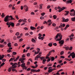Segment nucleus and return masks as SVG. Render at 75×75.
Masks as SVG:
<instances>
[{
	"instance_id": "1",
	"label": "nucleus",
	"mask_w": 75,
	"mask_h": 75,
	"mask_svg": "<svg viewBox=\"0 0 75 75\" xmlns=\"http://www.w3.org/2000/svg\"><path fill=\"white\" fill-rule=\"evenodd\" d=\"M10 20H14L15 19L13 18V16H9V15L7 16L5 18L4 21L5 22H8Z\"/></svg>"
},
{
	"instance_id": "2",
	"label": "nucleus",
	"mask_w": 75,
	"mask_h": 75,
	"mask_svg": "<svg viewBox=\"0 0 75 75\" xmlns=\"http://www.w3.org/2000/svg\"><path fill=\"white\" fill-rule=\"evenodd\" d=\"M18 66V64L17 63H14L12 65V67H10V68L8 69V70L9 72H10L11 71V69H12L13 68L14 69V68H16V67Z\"/></svg>"
},
{
	"instance_id": "3",
	"label": "nucleus",
	"mask_w": 75,
	"mask_h": 75,
	"mask_svg": "<svg viewBox=\"0 0 75 75\" xmlns=\"http://www.w3.org/2000/svg\"><path fill=\"white\" fill-rule=\"evenodd\" d=\"M6 25H8V28H10L11 25V27H14V23L11 22L9 23V22L8 21L6 23Z\"/></svg>"
},
{
	"instance_id": "4",
	"label": "nucleus",
	"mask_w": 75,
	"mask_h": 75,
	"mask_svg": "<svg viewBox=\"0 0 75 75\" xmlns=\"http://www.w3.org/2000/svg\"><path fill=\"white\" fill-rule=\"evenodd\" d=\"M58 37H59L60 38L59 39H57V41H61V40H62V35H61V34H59L58 33L57 34V35L56 36V38H58Z\"/></svg>"
},
{
	"instance_id": "5",
	"label": "nucleus",
	"mask_w": 75,
	"mask_h": 75,
	"mask_svg": "<svg viewBox=\"0 0 75 75\" xmlns=\"http://www.w3.org/2000/svg\"><path fill=\"white\" fill-rule=\"evenodd\" d=\"M57 9L59 10V13H60V12H61V11H62L64 10V9H65V8L64 7H63L62 8H61V7L58 6L57 8Z\"/></svg>"
},
{
	"instance_id": "6",
	"label": "nucleus",
	"mask_w": 75,
	"mask_h": 75,
	"mask_svg": "<svg viewBox=\"0 0 75 75\" xmlns=\"http://www.w3.org/2000/svg\"><path fill=\"white\" fill-rule=\"evenodd\" d=\"M59 44H60L59 45L60 46H61V45H62L63 44H64V41L63 40H62L61 41H59Z\"/></svg>"
},
{
	"instance_id": "7",
	"label": "nucleus",
	"mask_w": 75,
	"mask_h": 75,
	"mask_svg": "<svg viewBox=\"0 0 75 75\" xmlns=\"http://www.w3.org/2000/svg\"><path fill=\"white\" fill-rule=\"evenodd\" d=\"M71 55L73 59H74L75 58V54L74 52H72L71 53Z\"/></svg>"
},
{
	"instance_id": "8",
	"label": "nucleus",
	"mask_w": 75,
	"mask_h": 75,
	"mask_svg": "<svg viewBox=\"0 0 75 75\" xmlns=\"http://www.w3.org/2000/svg\"><path fill=\"white\" fill-rule=\"evenodd\" d=\"M41 55H39V54L37 55L36 57L35 58V60L38 61V59L39 58H40V57H41Z\"/></svg>"
},
{
	"instance_id": "9",
	"label": "nucleus",
	"mask_w": 75,
	"mask_h": 75,
	"mask_svg": "<svg viewBox=\"0 0 75 75\" xmlns=\"http://www.w3.org/2000/svg\"><path fill=\"white\" fill-rule=\"evenodd\" d=\"M55 69H56L54 68L53 69H49L48 70V72H49V73H50V72H52V71L55 70Z\"/></svg>"
},
{
	"instance_id": "10",
	"label": "nucleus",
	"mask_w": 75,
	"mask_h": 75,
	"mask_svg": "<svg viewBox=\"0 0 75 75\" xmlns=\"http://www.w3.org/2000/svg\"><path fill=\"white\" fill-rule=\"evenodd\" d=\"M62 19L63 22H68V21H69L68 19H65V18H63Z\"/></svg>"
},
{
	"instance_id": "11",
	"label": "nucleus",
	"mask_w": 75,
	"mask_h": 75,
	"mask_svg": "<svg viewBox=\"0 0 75 75\" xmlns=\"http://www.w3.org/2000/svg\"><path fill=\"white\" fill-rule=\"evenodd\" d=\"M21 67H23V70H24V69H25V63H24L23 64H22Z\"/></svg>"
},
{
	"instance_id": "12",
	"label": "nucleus",
	"mask_w": 75,
	"mask_h": 75,
	"mask_svg": "<svg viewBox=\"0 0 75 75\" xmlns=\"http://www.w3.org/2000/svg\"><path fill=\"white\" fill-rule=\"evenodd\" d=\"M63 48H65L66 50H69V47L68 46H67V47L64 46L63 47Z\"/></svg>"
},
{
	"instance_id": "13",
	"label": "nucleus",
	"mask_w": 75,
	"mask_h": 75,
	"mask_svg": "<svg viewBox=\"0 0 75 75\" xmlns=\"http://www.w3.org/2000/svg\"><path fill=\"white\" fill-rule=\"evenodd\" d=\"M70 15L71 16H75V11H74V13H70Z\"/></svg>"
},
{
	"instance_id": "14",
	"label": "nucleus",
	"mask_w": 75,
	"mask_h": 75,
	"mask_svg": "<svg viewBox=\"0 0 75 75\" xmlns=\"http://www.w3.org/2000/svg\"><path fill=\"white\" fill-rule=\"evenodd\" d=\"M72 0H67V3L68 4H69V3H70L71 4L72 3Z\"/></svg>"
},
{
	"instance_id": "15",
	"label": "nucleus",
	"mask_w": 75,
	"mask_h": 75,
	"mask_svg": "<svg viewBox=\"0 0 75 75\" xmlns=\"http://www.w3.org/2000/svg\"><path fill=\"white\" fill-rule=\"evenodd\" d=\"M52 52V51H50V52H49V53L47 55V57H49L50 55H51V52Z\"/></svg>"
},
{
	"instance_id": "16",
	"label": "nucleus",
	"mask_w": 75,
	"mask_h": 75,
	"mask_svg": "<svg viewBox=\"0 0 75 75\" xmlns=\"http://www.w3.org/2000/svg\"><path fill=\"white\" fill-rule=\"evenodd\" d=\"M30 28L31 30H35V29H36V28L34 27L33 26L30 27Z\"/></svg>"
},
{
	"instance_id": "17",
	"label": "nucleus",
	"mask_w": 75,
	"mask_h": 75,
	"mask_svg": "<svg viewBox=\"0 0 75 75\" xmlns=\"http://www.w3.org/2000/svg\"><path fill=\"white\" fill-rule=\"evenodd\" d=\"M30 71H31V72H36V70H35L34 69H31L30 70Z\"/></svg>"
},
{
	"instance_id": "18",
	"label": "nucleus",
	"mask_w": 75,
	"mask_h": 75,
	"mask_svg": "<svg viewBox=\"0 0 75 75\" xmlns=\"http://www.w3.org/2000/svg\"><path fill=\"white\" fill-rule=\"evenodd\" d=\"M65 12L66 13L65 14V16H67L69 14V11H66Z\"/></svg>"
},
{
	"instance_id": "19",
	"label": "nucleus",
	"mask_w": 75,
	"mask_h": 75,
	"mask_svg": "<svg viewBox=\"0 0 75 75\" xmlns=\"http://www.w3.org/2000/svg\"><path fill=\"white\" fill-rule=\"evenodd\" d=\"M20 58V57L19 56H18L16 58V59H15L14 60V61H16L18 60V59Z\"/></svg>"
},
{
	"instance_id": "20",
	"label": "nucleus",
	"mask_w": 75,
	"mask_h": 75,
	"mask_svg": "<svg viewBox=\"0 0 75 75\" xmlns=\"http://www.w3.org/2000/svg\"><path fill=\"white\" fill-rule=\"evenodd\" d=\"M72 21H75V16L74 18H71Z\"/></svg>"
},
{
	"instance_id": "21",
	"label": "nucleus",
	"mask_w": 75,
	"mask_h": 75,
	"mask_svg": "<svg viewBox=\"0 0 75 75\" xmlns=\"http://www.w3.org/2000/svg\"><path fill=\"white\" fill-rule=\"evenodd\" d=\"M15 59V58H11V59L9 60V62H10L12 60H14Z\"/></svg>"
},
{
	"instance_id": "22",
	"label": "nucleus",
	"mask_w": 75,
	"mask_h": 75,
	"mask_svg": "<svg viewBox=\"0 0 75 75\" xmlns=\"http://www.w3.org/2000/svg\"><path fill=\"white\" fill-rule=\"evenodd\" d=\"M74 11H75L74 10V9H73L72 10H70V14L71 15V13H72L73 12H73V11H74Z\"/></svg>"
},
{
	"instance_id": "23",
	"label": "nucleus",
	"mask_w": 75,
	"mask_h": 75,
	"mask_svg": "<svg viewBox=\"0 0 75 75\" xmlns=\"http://www.w3.org/2000/svg\"><path fill=\"white\" fill-rule=\"evenodd\" d=\"M25 11H28V7H26L25 8Z\"/></svg>"
},
{
	"instance_id": "24",
	"label": "nucleus",
	"mask_w": 75,
	"mask_h": 75,
	"mask_svg": "<svg viewBox=\"0 0 75 75\" xmlns=\"http://www.w3.org/2000/svg\"><path fill=\"white\" fill-rule=\"evenodd\" d=\"M48 45L49 47H52V43H50L48 44Z\"/></svg>"
},
{
	"instance_id": "25",
	"label": "nucleus",
	"mask_w": 75,
	"mask_h": 75,
	"mask_svg": "<svg viewBox=\"0 0 75 75\" xmlns=\"http://www.w3.org/2000/svg\"><path fill=\"white\" fill-rule=\"evenodd\" d=\"M4 55H2V56H1V59L0 60H1L4 58Z\"/></svg>"
},
{
	"instance_id": "26",
	"label": "nucleus",
	"mask_w": 75,
	"mask_h": 75,
	"mask_svg": "<svg viewBox=\"0 0 75 75\" xmlns=\"http://www.w3.org/2000/svg\"><path fill=\"white\" fill-rule=\"evenodd\" d=\"M1 16L2 17V18H3L5 17V15H4V13H3L1 15Z\"/></svg>"
},
{
	"instance_id": "27",
	"label": "nucleus",
	"mask_w": 75,
	"mask_h": 75,
	"mask_svg": "<svg viewBox=\"0 0 75 75\" xmlns=\"http://www.w3.org/2000/svg\"><path fill=\"white\" fill-rule=\"evenodd\" d=\"M12 54L13 55H16L17 54V53L16 52H12Z\"/></svg>"
},
{
	"instance_id": "28",
	"label": "nucleus",
	"mask_w": 75,
	"mask_h": 75,
	"mask_svg": "<svg viewBox=\"0 0 75 75\" xmlns=\"http://www.w3.org/2000/svg\"><path fill=\"white\" fill-rule=\"evenodd\" d=\"M44 58H45V57H40V59H41V60H42V59H44Z\"/></svg>"
},
{
	"instance_id": "29",
	"label": "nucleus",
	"mask_w": 75,
	"mask_h": 75,
	"mask_svg": "<svg viewBox=\"0 0 75 75\" xmlns=\"http://www.w3.org/2000/svg\"><path fill=\"white\" fill-rule=\"evenodd\" d=\"M8 46L9 47H11V45L10 44V43H9L8 44Z\"/></svg>"
},
{
	"instance_id": "30",
	"label": "nucleus",
	"mask_w": 75,
	"mask_h": 75,
	"mask_svg": "<svg viewBox=\"0 0 75 75\" xmlns=\"http://www.w3.org/2000/svg\"><path fill=\"white\" fill-rule=\"evenodd\" d=\"M53 17V18H54V19H56L57 17L56 16V15H54Z\"/></svg>"
},
{
	"instance_id": "31",
	"label": "nucleus",
	"mask_w": 75,
	"mask_h": 75,
	"mask_svg": "<svg viewBox=\"0 0 75 75\" xmlns=\"http://www.w3.org/2000/svg\"><path fill=\"white\" fill-rule=\"evenodd\" d=\"M52 25L54 27H55L56 26V24H55V23H52Z\"/></svg>"
},
{
	"instance_id": "32",
	"label": "nucleus",
	"mask_w": 75,
	"mask_h": 75,
	"mask_svg": "<svg viewBox=\"0 0 75 75\" xmlns=\"http://www.w3.org/2000/svg\"><path fill=\"white\" fill-rule=\"evenodd\" d=\"M19 34L20 33H19V32H17L16 34V35H17V36H18V35H19Z\"/></svg>"
},
{
	"instance_id": "33",
	"label": "nucleus",
	"mask_w": 75,
	"mask_h": 75,
	"mask_svg": "<svg viewBox=\"0 0 75 75\" xmlns=\"http://www.w3.org/2000/svg\"><path fill=\"white\" fill-rule=\"evenodd\" d=\"M42 4H41L40 5V9H42Z\"/></svg>"
},
{
	"instance_id": "34",
	"label": "nucleus",
	"mask_w": 75,
	"mask_h": 75,
	"mask_svg": "<svg viewBox=\"0 0 75 75\" xmlns=\"http://www.w3.org/2000/svg\"><path fill=\"white\" fill-rule=\"evenodd\" d=\"M47 67H51V66H52V64H48L47 65Z\"/></svg>"
},
{
	"instance_id": "35",
	"label": "nucleus",
	"mask_w": 75,
	"mask_h": 75,
	"mask_svg": "<svg viewBox=\"0 0 75 75\" xmlns=\"http://www.w3.org/2000/svg\"><path fill=\"white\" fill-rule=\"evenodd\" d=\"M37 50H38V52H37L38 54V53H39V52H40V48H37Z\"/></svg>"
},
{
	"instance_id": "36",
	"label": "nucleus",
	"mask_w": 75,
	"mask_h": 75,
	"mask_svg": "<svg viewBox=\"0 0 75 75\" xmlns=\"http://www.w3.org/2000/svg\"><path fill=\"white\" fill-rule=\"evenodd\" d=\"M23 28L24 30H28V28H27L26 27L24 28Z\"/></svg>"
},
{
	"instance_id": "37",
	"label": "nucleus",
	"mask_w": 75,
	"mask_h": 75,
	"mask_svg": "<svg viewBox=\"0 0 75 75\" xmlns=\"http://www.w3.org/2000/svg\"><path fill=\"white\" fill-rule=\"evenodd\" d=\"M45 14V13H41V15L42 16H44Z\"/></svg>"
},
{
	"instance_id": "38",
	"label": "nucleus",
	"mask_w": 75,
	"mask_h": 75,
	"mask_svg": "<svg viewBox=\"0 0 75 75\" xmlns=\"http://www.w3.org/2000/svg\"><path fill=\"white\" fill-rule=\"evenodd\" d=\"M51 8V6H50L48 5V6H47V9H49V8Z\"/></svg>"
},
{
	"instance_id": "39",
	"label": "nucleus",
	"mask_w": 75,
	"mask_h": 75,
	"mask_svg": "<svg viewBox=\"0 0 75 75\" xmlns=\"http://www.w3.org/2000/svg\"><path fill=\"white\" fill-rule=\"evenodd\" d=\"M12 69V71H13V72H14V71H17L16 70V69H13V68Z\"/></svg>"
},
{
	"instance_id": "40",
	"label": "nucleus",
	"mask_w": 75,
	"mask_h": 75,
	"mask_svg": "<svg viewBox=\"0 0 75 75\" xmlns=\"http://www.w3.org/2000/svg\"><path fill=\"white\" fill-rule=\"evenodd\" d=\"M55 59V58H54V57H52L51 58V60L52 61H54Z\"/></svg>"
},
{
	"instance_id": "41",
	"label": "nucleus",
	"mask_w": 75,
	"mask_h": 75,
	"mask_svg": "<svg viewBox=\"0 0 75 75\" xmlns=\"http://www.w3.org/2000/svg\"><path fill=\"white\" fill-rule=\"evenodd\" d=\"M26 55L27 56V57H30V53H28Z\"/></svg>"
},
{
	"instance_id": "42",
	"label": "nucleus",
	"mask_w": 75,
	"mask_h": 75,
	"mask_svg": "<svg viewBox=\"0 0 75 75\" xmlns=\"http://www.w3.org/2000/svg\"><path fill=\"white\" fill-rule=\"evenodd\" d=\"M27 51H28V50H25V49H24V50H23V52L24 53L25 52H27Z\"/></svg>"
},
{
	"instance_id": "43",
	"label": "nucleus",
	"mask_w": 75,
	"mask_h": 75,
	"mask_svg": "<svg viewBox=\"0 0 75 75\" xmlns=\"http://www.w3.org/2000/svg\"><path fill=\"white\" fill-rule=\"evenodd\" d=\"M64 52L63 51H62L60 52V55H62V54H64Z\"/></svg>"
},
{
	"instance_id": "44",
	"label": "nucleus",
	"mask_w": 75,
	"mask_h": 75,
	"mask_svg": "<svg viewBox=\"0 0 75 75\" xmlns=\"http://www.w3.org/2000/svg\"><path fill=\"white\" fill-rule=\"evenodd\" d=\"M4 64H5V63H4V62H3L2 64H1V66L3 67V66L4 65Z\"/></svg>"
},
{
	"instance_id": "45",
	"label": "nucleus",
	"mask_w": 75,
	"mask_h": 75,
	"mask_svg": "<svg viewBox=\"0 0 75 75\" xmlns=\"http://www.w3.org/2000/svg\"><path fill=\"white\" fill-rule=\"evenodd\" d=\"M69 50L70 51L72 50V47H69Z\"/></svg>"
},
{
	"instance_id": "46",
	"label": "nucleus",
	"mask_w": 75,
	"mask_h": 75,
	"mask_svg": "<svg viewBox=\"0 0 75 75\" xmlns=\"http://www.w3.org/2000/svg\"><path fill=\"white\" fill-rule=\"evenodd\" d=\"M21 60L22 61H25V58H21Z\"/></svg>"
},
{
	"instance_id": "47",
	"label": "nucleus",
	"mask_w": 75,
	"mask_h": 75,
	"mask_svg": "<svg viewBox=\"0 0 75 75\" xmlns=\"http://www.w3.org/2000/svg\"><path fill=\"white\" fill-rule=\"evenodd\" d=\"M22 21L23 22V23H27V21H25L24 20L22 19Z\"/></svg>"
},
{
	"instance_id": "48",
	"label": "nucleus",
	"mask_w": 75,
	"mask_h": 75,
	"mask_svg": "<svg viewBox=\"0 0 75 75\" xmlns=\"http://www.w3.org/2000/svg\"><path fill=\"white\" fill-rule=\"evenodd\" d=\"M61 67L60 65L59 64L57 66V68H59V67Z\"/></svg>"
},
{
	"instance_id": "49",
	"label": "nucleus",
	"mask_w": 75,
	"mask_h": 75,
	"mask_svg": "<svg viewBox=\"0 0 75 75\" xmlns=\"http://www.w3.org/2000/svg\"><path fill=\"white\" fill-rule=\"evenodd\" d=\"M32 42H35V40H34V39H32Z\"/></svg>"
},
{
	"instance_id": "50",
	"label": "nucleus",
	"mask_w": 75,
	"mask_h": 75,
	"mask_svg": "<svg viewBox=\"0 0 75 75\" xmlns=\"http://www.w3.org/2000/svg\"><path fill=\"white\" fill-rule=\"evenodd\" d=\"M16 39H17V38H16V36H14L13 40H16Z\"/></svg>"
},
{
	"instance_id": "51",
	"label": "nucleus",
	"mask_w": 75,
	"mask_h": 75,
	"mask_svg": "<svg viewBox=\"0 0 75 75\" xmlns=\"http://www.w3.org/2000/svg\"><path fill=\"white\" fill-rule=\"evenodd\" d=\"M6 61V60L5 59H2V62H5V61Z\"/></svg>"
},
{
	"instance_id": "52",
	"label": "nucleus",
	"mask_w": 75,
	"mask_h": 75,
	"mask_svg": "<svg viewBox=\"0 0 75 75\" xmlns=\"http://www.w3.org/2000/svg\"><path fill=\"white\" fill-rule=\"evenodd\" d=\"M23 8H24V7L23 6H21V10H23Z\"/></svg>"
},
{
	"instance_id": "53",
	"label": "nucleus",
	"mask_w": 75,
	"mask_h": 75,
	"mask_svg": "<svg viewBox=\"0 0 75 75\" xmlns=\"http://www.w3.org/2000/svg\"><path fill=\"white\" fill-rule=\"evenodd\" d=\"M67 59L69 61H71V59Z\"/></svg>"
},
{
	"instance_id": "54",
	"label": "nucleus",
	"mask_w": 75,
	"mask_h": 75,
	"mask_svg": "<svg viewBox=\"0 0 75 75\" xmlns=\"http://www.w3.org/2000/svg\"><path fill=\"white\" fill-rule=\"evenodd\" d=\"M53 45H54V46H57V44L56 43H54L53 44Z\"/></svg>"
},
{
	"instance_id": "55",
	"label": "nucleus",
	"mask_w": 75,
	"mask_h": 75,
	"mask_svg": "<svg viewBox=\"0 0 75 75\" xmlns=\"http://www.w3.org/2000/svg\"><path fill=\"white\" fill-rule=\"evenodd\" d=\"M11 50H10L9 49H8V50H7V52H11Z\"/></svg>"
},
{
	"instance_id": "56",
	"label": "nucleus",
	"mask_w": 75,
	"mask_h": 75,
	"mask_svg": "<svg viewBox=\"0 0 75 75\" xmlns=\"http://www.w3.org/2000/svg\"><path fill=\"white\" fill-rule=\"evenodd\" d=\"M51 61V59L50 58H49L47 59V62H49V61Z\"/></svg>"
},
{
	"instance_id": "57",
	"label": "nucleus",
	"mask_w": 75,
	"mask_h": 75,
	"mask_svg": "<svg viewBox=\"0 0 75 75\" xmlns=\"http://www.w3.org/2000/svg\"><path fill=\"white\" fill-rule=\"evenodd\" d=\"M60 58H65V57L63 56H61Z\"/></svg>"
},
{
	"instance_id": "58",
	"label": "nucleus",
	"mask_w": 75,
	"mask_h": 75,
	"mask_svg": "<svg viewBox=\"0 0 75 75\" xmlns=\"http://www.w3.org/2000/svg\"><path fill=\"white\" fill-rule=\"evenodd\" d=\"M31 14H32V15H34L35 13L33 12H32L31 13Z\"/></svg>"
},
{
	"instance_id": "59",
	"label": "nucleus",
	"mask_w": 75,
	"mask_h": 75,
	"mask_svg": "<svg viewBox=\"0 0 75 75\" xmlns=\"http://www.w3.org/2000/svg\"><path fill=\"white\" fill-rule=\"evenodd\" d=\"M14 45H15V46H17L18 45V44H17V43H16L14 44Z\"/></svg>"
},
{
	"instance_id": "60",
	"label": "nucleus",
	"mask_w": 75,
	"mask_h": 75,
	"mask_svg": "<svg viewBox=\"0 0 75 75\" xmlns=\"http://www.w3.org/2000/svg\"><path fill=\"white\" fill-rule=\"evenodd\" d=\"M15 17L16 19H19V18H18V16H15Z\"/></svg>"
},
{
	"instance_id": "61",
	"label": "nucleus",
	"mask_w": 75,
	"mask_h": 75,
	"mask_svg": "<svg viewBox=\"0 0 75 75\" xmlns=\"http://www.w3.org/2000/svg\"><path fill=\"white\" fill-rule=\"evenodd\" d=\"M40 19H41V20H42V19H44V17L42 16H41L40 17Z\"/></svg>"
},
{
	"instance_id": "62",
	"label": "nucleus",
	"mask_w": 75,
	"mask_h": 75,
	"mask_svg": "<svg viewBox=\"0 0 75 75\" xmlns=\"http://www.w3.org/2000/svg\"><path fill=\"white\" fill-rule=\"evenodd\" d=\"M18 21H19V22H20V23H21V22H22V19H20L18 20Z\"/></svg>"
},
{
	"instance_id": "63",
	"label": "nucleus",
	"mask_w": 75,
	"mask_h": 75,
	"mask_svg": "<svg viewBox=\"0 0 75 75\" xmlns=\"http://www.w3.org/2000/svg\"><path fill=\"white\" fill-rule=\"evenodd\" d=\"M38 38L40 40H41V38H42V37L40 36L38 37Z\"/></svg>"
},
{
	"instance_id": "64",
	"label": "nucleus",
	"mask_w": 75,
	"mask_h": 75,
	"mask_svg": "<svg viewBox=\"0 0 75 75\" xmlns=\"http://www.w3.org/2000/svg\"><path fill=\"white\" fill-rule=\"evenodd\" d=\"M69 27V25H67L66 26V27H67V28Z\"/></svg>"
}]
</instances>
